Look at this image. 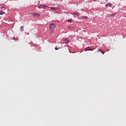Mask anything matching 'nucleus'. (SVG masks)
Wrapping results in <instances>:
<instances>
[{
    "label": "nucleus",
    "instance_id": "obj_1",
    "mask_svg": "<svg viewBox=\"0 0 126 126\" xmlns=\"http://www.w3.org/2000/svg\"><path fill=\"white\" fill-rule=\"evenodd\" d=\"M55 27H56V24H51L49 26V28L50 29H51V30H53Z\"/></svg>",
    "mask_w": 126,
    "mask_h": 126
},
{
    "label": "nucleus",
    "instance_id": "obj_2",
    "mask_svg": "<svg viewBox=\"0 0 126 126\" xmlns=\"http://www.w3.org/2000/svg\"><path fill=\"white\" fill-rule=\"evenodd\" d=\"M64 43L65 44H68L69 43V38H66L64 39Z\"/></svg>",
    "mask_w": 126,
    "mask_h": 126
},
{
    "label": "nucleus",
    "instance_id": "obj_3",
    "mask_svg": "<svg viewBox=\"0 0 126 126\" xmlns=\"http://www.w3.org/2000/svg\"><path fill=\"white\" fill-rule=\"evenodd\" d=\"M45 7H47V5H41L38 6V8H45Z\"/></svg>",
    "mask_w": 126,
    "mask_h": 126
},
{
    "label": "nucleus",
    "instance_id": "obj_4",
    "mask_svg": "<svg viewBox=\"0 0 126 126\" xmlns=\"http://www.w3.org/2000/svg\"><path fill=\"white\" fill-rule=\"evenodd\" d=\"M33 16H34V17H38V16H39V15L38 13H33Z\"/></svg>",
    "mask_w": 126,
    "mask_h": 126
},
{
    "label": "nucleus",
    "instance_id": "obj_5",
    "mask_svg": "<svg viewBox=\"0 0 126 126\" xmlns=\"http://www.w3.org/2000/svg\"><path fill=\"white\" fill-rule=\"evenodd\" d=\"M50 8L53 10H57L58 9V8L55 7H51Z\"/></svg>",
    "mask_w": 126,
    "mask_h": 126
},
{
    "label": "nucleus",
    "instance_id": "obj_6",
    "mask_svg": "<svg viewBox=\"0 0 126 126\" xmlns=\"http://www.w3.org/2000/svg\"><path fill=\"white\" fill-rule=\"evenodd\" d=\"M0 15H2L3 14H4V12L2 11H0Z\"/></svg>",
    "mask_w": 126,
    "mask_h": 126
},
{
    "label": "nucleus",
    "instance_id": "obj_7",
    "mask_svg": "<svg viewBox=\"0 0 126 126\" xmlns=\"http://www.w3.org/2000/svg\"><path fill=\"white\" fill-rule=\"evenodd\" d=\"M82 18H83L84 19H87V18H88V17L86 16H84Z\"/></svg>",
    "mask_w": 126,
    "mask_h": 126
},
{
    "label": "nucleus",
    "instance_id": "obj_8",
    "mask_svg": "<svg viewBox=\"0 0 126 126\" xmlns=\"http://www.w3.org/2000/svg\"><path fill=\"white\" fill-rule=\"evenodd\" d=\"M21 32H22V31H23V27H20V30Z\"/></svg>",
    "mask_w": 126,
    "mask_h": 126
},
{
    "label": "nucleus",
    "instance_id": "obj_9",
    "mask_svg": "<svg viewBox=\"0 0 126 126\" xmlns=\"http://www.w3.org/2000/svg\"><path fill=\"white\" fill-rule=\"evenodd\" d=\"M107 5H108V6H112V3H108L107 4Z\"/></svg>",
    "mask_w": 126,
    "mask_h": 126
},
{
    "label": "nucleus",
    "instance_id": "obj_10",
    "mask_svg": "<svg viewBox=\"0 0 126 126\" xmlns=\"http://www.w3.org/2000/svg\"><path fill=\"white\" fill-rule=\"evenodd\" d=\"M73 14H74L75 15H77V16H78V14H77V13L74 12L73 13Z\"/></svg>",
    "mask_w": 126,
    "mask_h": 126
},
{
    "label": "nucleus",
    "instance_id": "obj_11",
    "mask_svg": "<svg viewBox=\"0 0 126 126\" xmlns=\"http://www.w3.org/2000/svg\"><path fill=\"white\" fill-rule=\"evenodd\" d=\"M26 35H29V32H26Z\"/></svg>",
    "mask_w": 126,
    "mask_h": 126
},
{
    "label": "nucleus",
    "instance_id": "obj_12",
    "mask_svg": "<svg viewBox=\"0 0 126 126\" xmlns=\"http://www.w3.org/2000/svg\"><path fill=\"white\" fill-rule=\"evenodd\" d=\"M67 21L68 22H71V21H70V20H67Z\"/></svg>",
    "mask_w": 126,
    "mask_h": 126
},
{
    "label": "nucleus",
    "instance_id": "obj_13",
    "mask_svg": "<svg viewBox=\"0 0 126 126\" xmlns=\"http://www.w3.org/2000/svg\"><path fill=\"white\" fill-rule=\"evenodd\" d=\"M110 15H111V16H113V15H114V14H110Z\"/></svg>",
    "mask_w": 126,
    "mask_h": 126
},
{
    "label": "nucleus",
    "instance_id": "obj_14",
    "mask_svg": "<svg viewBox=\"0 0 126 126\" xmlns=\"http://www.w3.org/2000/svg\"><path fill=\"white\" fill-rule=\"evenodd\" d=\"M87 48H91V47L88 46V47H87Z\"/></svg>",
    "mask_w": 126,
    "mask_h": 126
}]
</instances>
